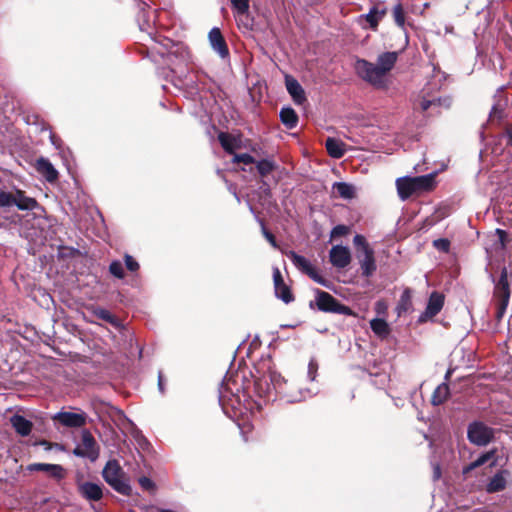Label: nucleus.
Here are the masks:
<instances>
[{"label": "nucleus", "instance_id": "nucleus-1", "mask_svg": "<svg viewBox=\"0 0 512 512\" xmlns=\"http://www.w3.org/2000/svg\"><path fill=\"white\" fill-rule=\"evenodd\" d=\"M398 58L397 52H385L378 56L377 62L371 63L364 59L355 62L357 75L376 89L388 87V73L394 67Z\"/></svg>", "mask_w": 512, "mask_h": 512}, {"label": "nucleus", "instance_id": "nucleus-2", "mask_svg": "<svg viewBox=\"0 0 512 512\" xmlns=\"http://www.w3.org/2000/svg\"><path fill=\"white\" fill-rule=\"evenodd\" d=\"M434 186V173L417 177H401L396 180L397 192L402 200H406L412 195L431 191Z\"/></svg>", "mask_w": 512, "mask_h": 512}, {"label": "nucleus", "instance_id": "nucleus-3", "mask_svg": "<svg viewBox=\"0 0 512 512\" xmlns=\"http://www.w3.org/2000/svg\"><path fill=\"white\" fill-rule=\"evenodd\" d=\"M356 247V258L359 262L362 275L370 277L377 269L374 250L363 235L357 234L353 239Z\"/></svg>", "mask_w": 512, "mask_h": 512}, {"label": "nucleus", "instance_id": "nucleus-4", "mask_svg": "<svg viewBox=\"0 0 512 512\" xmlns=\"http://www.w3.org/2000/svg\"><path fill=\"white\" fill-rule=\"evenodd\" d=\"M105 481L117 492L123 495H129L131 487L125 479L124 472L116 460L107 462L103 469Z\"/></svg>", "mask_w": 512, "mask_h": 512}, {"label": "nucleus", "instance_id": "nucleus-5", "mask_svg": "<svg viewBox=\"0 0 512 512\" xmlns=\"http://www.w3.org/2000/svg\"><path fill=\"white\" fill-rule=\"evenodd\" d=\"M17 206L19 210H34L38 206V202L25 195L21 190H15L14 192H0V208Z\"/></svg>", "mask_w": 512, "mask_h": 512}, {"label": "nucleus", "instance_id": "nucleus-6", "mask_svg": "<svg viewBox=\"0 0 512 512\" xmlns=\"http://www.w3.org/2000/svg\"><path fill=\"white\" fill-rule=\"evenodd\" d=\"M316 305L319 310L324 312L338 313L342 315H354L353 311L341 303H339L332 295L325 291L317 290Z\"/></svg>", "mask_w": 512, "mask_h": 512}, {"label": "nucleus", "instance_id": "nucleus-7", "mask_svg": "<svg viewBox=\"0 0 512 512\" xmlns=\"http://www.w3.org/2000/svg\"><path fill=\"white\" fill-rule=\"evenodd\" d=\"M287 257L292 261L294 266L302 273L308 275L313 281L323 286H327V281L317 272L311 262L305 257L298 255L294 251L286 252Z\"/></svg>", "mask_w": 512, "mask_h": 512}, {"label": "nucleus", "instance_id": "nucleus-8", "mask_svg": "<svg viewBox=\"0 0 512 512\" xmlns=\"http://www.w3.org/2000/svg\"><path fill=\"white\" fill-rule=\"evenodd\" d=\"M73 454L78 457L88 458L92 461L98 458V445L88 430L82 432L81 443L73 450Z\"/></svg>", "mask_w": 512, "mask_h": 512}, {"label": "nucleus", "instance_id": "nucleus-9", "mask_svg": "<svg viewBox=\"0 0 512 512\" xmlns=\"http://www.w3.org/2000/svg\"><path fill=\"white\" fill-rule=\"evenodd\" d=\"M493 429L481 422H474L468 427V439L478 446L487 445L493 438Z\"/></svg>", "mask_w": 512, "mask_h": 512}, {"label": "nucleus", "instance_id": "nucleus-10", "mask_svg": "<svg viewBox=\"0 0 512 512\" xmlns=\"http://www.w3.org/2000/svg\"><path fill=\"white\" fill-rule=\"evenodd\" d=\"M285 383L284 378L276 371H270L268 376H264L262 379L256 381V387L265 396L270 398L272 389L277 393H283L282 385Z\"/></svg>", "mask_w": 512, "mask_h": 512}, {"label": "nucleus", "instance_id": "nucleus-11", "mask_svg": "<svg viewBox=\"0 0 512 512\" xmlns=\"http://www.w3.org/2000/svg\"><path fill=\"white\" fill-rule=\"evenodd\" d=\"M329 260L338 269L346 268L351 262V252L346 246L335 245L329 252Z\"/></svg>", "mask_w": 512, "mask_h": 512}, {"label": "nucleus", "instance_id": "nucleus-12", "mask_svg": "<svg viewBox=\"0 0 512 512\" xmlns=\"http://www.w3.org/2000/svg\"><path fill=\"white\" fill-rule=\"evenodd\" d=\"M54 420H57L63 426L66 427H82L86 424V414L75 413V412H58L53 416Z\"/></svg>", "mask_w": 512, "mask_h": 512}, {"label": "nucleus", "instance_id": "nucleus-13", "mask_svg": "<svg viewBox=\"0 0 512 512\" xmlns=\"http://www.w3.org/2000/svg\"><path fill=\"white\" fill-rule=\"evenodd\" d=\"M386 9H379L378 7H372L367 14L360 15L358 23L364 28H371L376 30L379 22L385 16Z\"/></svg>", "mask_w": 512, "mask_h": 512}, {"label": "nucleus", "instance_id": "nucleus-14", "mask_svg": "<svg viewBox=\"0 0 512 512\" xmlns=\"http://www.w3.org/2000/svg\"><path fill=\"white\" fill-rule=\"evenodd\" d=\"M444 305V297L442 294L433 292L430 295L426 310L420 316V321H426L429 318L437 315Z\"/></svg>", "mask_w": 512, "mask_h": 512}, {"label": "nucleus", "instance_id": "nucleus-15", "mask_svg": "<svg viewBox=\"0 0 512 512\" xmlns=\"http://www.w3.org/2000/svg\"><path fill=\"white\" fill-rule=\"evenodd\" d=\"M27 469L31 472L42 471L48 474L50 477L60 480L65 476V469L58 464H47V463H33L30 464Z\"/></svg>", "mask_w": 512, "mask_h": 512}, {"label": "nucleus", "instance_id": "nucleus-16", "mask_svg": "<svg viewBox=\"0 0 512 512\" xmlns=\"http://www.w3.org/2000/svg\"><path fill=\"white\" fill-rule=\"evenodd\" d=\"M209 42L213 50L217 52L220 57L225 58L229 55L227 44L219 28L215 27L211 29L209 32Z\"/></svg>", "mask_w": 512, "mask_h": 512}, {"label": "nucleus", "instance_id": "nucleus-17", "mask_svg": "<svg viewBox=\"0 0 512 512\" xmlns=\"http://www.w3.org/2000/svg\"><path fill=\"white\" fill-rule=\"evenodd\" d=\"M273 280L276 296L285 303L291 302L293 300L292 293L289 287L284 283L282 275L278 268L274 269Z\"/></svg>", "mask_w": 512, "mask_h": 512}, {"label": "nucleus", "instance_id": "nucleus-18", "mask_svg": "<svg viewBox=\"0 0 512 512\" xmlns=\"http://www.w3.org/2000/svg\"><path fill=\"white\" fill-rule=\"evenodd\" d=\"M285 84L288 93L291 95L293 101L301 105L306 101L305 92L299 82L292 76L287 75L285 77Z\"/></svg>", "mask_w": 512, "mask_h": 512}, {"label": "nucleus", "instance_id": "nucleus-19", "mask_svg": "<svg viewBox=\"0 0 512 512\" xmlns=\"http://www.w3.org/2000/svg\"><path fill=\"white\" fill-rule=\"evenodd\" d=\"M35 168L48 182H54L58 178L57 170L46 158L41 157L37 159Z\"/></svg>", "mask_w": 512, "mask_h": 512}, {"label": "nucleus", "instance_id": "nucleus-20", "mask_svg": "<svg viewBox=\"0 0 512 512\" xmlns=\"http://www.w3.org/2000/svg\"><path fill=\"white\" fill-rule=\"evenodd\" d=\"M494 296L496 299H510L508 271L505 267L502 269L500 278L495 285Z\"/></svg>", "mask_w": 512, "mask_h": 512}, {"label": "nucleus", "instance_id": "nucleus-21", "mask_svg": "<svg viewBox=\"0 0 512 512\" xmlns=\"http://www.w3.org/2000/svg\"><path fill=\"white\" fill-rule=\"evenodd\" d=\"M218 140L223 149L229 154H234L235 150L240 148V139L232 134L221 132L218 135Z\"/></svg>", "mask_w": 512, "mask_h": 512}, {"label": "nucleus", "instance_id": "nucleus-22", "mask_svg": "<svg viewBox=\"0 0 512 512\" xmlns=\"http://www.w3.org/2000/svg\"><path fill=\"white\" fill-rule=\"evenodd\" d=\"M10 422L21 436H28L32 430V423L21 415L12 416Z\"/></svg>", "mask_w": 512, "mask_h": 512}, {"label": "nucleus", "instance_id": "nucleus-23", "mask_svg": "<svg viewBox=\"0 0 512 512\" xmlns=\"http://www.w3.org/2000/svg\"><path fill=\"white\" fill-rule=\"evenodd\" d=\"M80 490L81 493L89 500L98 501L102 498V489L95 483H83L80 486Z\"/></svg>", "mask_w": 512, "mask_h": 512}, {"label": "nucleus", "instance_id": "nucleus-24", "mask_svg": "<svg viewBox=\"0 0 512 512\" xmlns=\"http://www.w3.org/2000/svg\"><path fill=\"white\" fill-rule=\"evenodd\" d=\"M495 450H490L484 454H482L480 457H478L475 461L470 463L468 466H466L463 469V473L467 474L468 472L472 471L473 469L482 466L483 464L487 463L488 461L492 460L491 466L495 465L496 459H495Z\"/></svg>", "mask_w": 512, "mask_h": 512}, {"label": "nucleus", "instance_id": "nucleus-25", "mask_svg": "<svg viewBox=\"0 0 512 512\" xmlns=\"http://www.w3.org/2000/svg\"><path fill=\"white\" fill-rule=\"evenodd\" d=\"M507 471H501L497 473L487 484L486 490L489 493L502 491L506 487Z\"/></svg>", "mask_w": 512, "mask_h": 512}, {"label": "nucleus", "instance_id": "nucleus-26", "mask_svg": "<svg viewBox=\"0 0 512 512\" xmlns=\"http://www.w3.org/2000/svg\"><path fill=\"white\" fill-rule=\"evenodd\" d=\"M371 330L380 338H386L390 334L388 323L381 318H375L370 321Z\"/></svg>", "mask_w": 512, "mask_h": 512}, {"label": "nucleus", "instance_id": "nucleus-27", "mask_svg": "<svg viewBox=\"0 0 512 512\" xmlns=\"http://www.w3.org/2000/svg\"><path fill=\"white\" fill-rule=\"evenodd\" d=\"M325 146L328 154L333 158H341L344 155V144L339 140L328 138Z\"/></svg>", "mask_w": 512, "mask_h": 512}, {"label": "nucleus", "instance_id": "nucleus-28", "mask_svg": "<svg viewBox=\"0 0 512 512\" xmlns=\"http://www.w3.org/2000/svg\"><path fill=\"white\" fill-rule=\"evenodd\" d=\"M333 191L343 199H352L355 196L354 186L345 182L334 183Z\"/></svg>", "mask_w": 512, "mask_h": 512}, {"label": "nucleus", "instance_id": "nucleus-29", "mask_svg": "<svg viewBox=\"0 0 512 512\" xmlns=\"http://www.w3.org/2000/svg\"><path fill=\"white\" fill-rule=\"evenodd\" d=\"M280 118L282 123L289 129L294 128L298 122V116L292 108H282Z\"/></svg>", "mask_w": 512, "mask_h": 512}, {"label": "nucleus", "instance_id": "nucleus-30", "mask_svg": "<svg viewBox=\"0 0 512 512\" xmlns=\"http://www.w3.org/2000/svg\"><path fill=\"white\" fill-rule=\"evenodd\" d=\"M449 396V387L447 384H440L432 395V404L437 406L442 404Z\"/></svg>", "mask_w": 512, "mask_h": 512}, {"label": "nucleus", "instance_id": "nucleus-31", "mask_svg": "<svg viewBox=\"0 0 512 512\" xmlns=\"http://www.w3.org/2000/svg\"><path fill=\"white\" fill-rule=\"evenodd\" d=\"M93 313L99 319H102L110 324H113V325L118 324L117 319L108 310H106L104 308H96Z\"/></svg>", "mask_w": 512, "mask_h": 512}, {"label": "nucleus", "instance_id": "nucleus-32", "mask_svg": "<svg viewBox=\"0 0 512 512\" xmlns=\"http://www.w3.org/2000/svg\"><path fill=\"white\" fill-rule=\"evenodd\" d=\"M275 168V164L269 160H261L257 163V170L260 175L266 176Z\"/></svg>", "mask_w": 512, "mask_h": 512}, {"label": "nucleus", "instance_id": "nucleus-33", "mask_svg": "<svg viewBox=\"0 0 512 512\" xmlns=\"http://www.w3.org/2000/svg\"><path fill=\"white\" fill-rule=\"evenodd\" d=\"M393 17H394L396 24L399 27L403 28L405 25V13H404V10H403V7L401 4H397L393 8Z\"/></svg>", "mask_w": 512, "mask_h": 512}, {"label": "nucleus", "instance_id": "nucleus-34", "mask_svg": "<svg viewBox=\"0 0 512 512\" xmlns=\"http://www.w3.org/2000/svg\"><path fill=\"white\" fill-rule=\"evenodd\" d=\"M233 9L240 15H243L248 12L249 9V0H230Z\"/></svg>", "mask_w": 512, "mask_h": 512}, {"label": "nucleus", "instance_id": "nucleus-35", "mask_svg": "<svg viewBox=\"0 0 512 512\" xmlns=\"http://www.w3.org/2000/svg\"><path fill=\"white\" fill-rule=\"evenodd\" d=\"M109 271L117 278H123L124 269L120 261H113L109 266Z\"/></svg>", "mask_w": 512, "mask_h": 512}, {"label": "nucleus", "instance_id": "nucleus-36", "mask_svg": "<svg viewBox=\"0 0 512 512\" xmlns=\"http://www.w3.org/2000/svg\"><path fill=\"white\" fill-rule=\"evenodd\" d=\"M440 104H441V99H435V98H433V99H425L424 97H422L419 100V106L422 109V111H426L431 106H436V105H440Z\"/></svg>", "mask_w": 512, "mask_h": 512}, {"label": "nucleus", "instance_id": "nucleus-37", "mask_svg": "<svg viewBox=\"0 0 512 512\" xmlns=\"http://www.w3.org/2000/svg\"><path fill=\"white\" fill-rule=\"evenodd\" d=\"M509 299H496V317L501 319L506 311L508 306Z\"/></svg>", "mask_w": 512, "mask_h": 512}, {"label": "nucleus", "instance_id": "nucleus-38", "mask_svg": "<svg viewBox=\"0 0 512 512\" xmlns=\"http://www.w3.org/2000/svg\"><path fill=\"white\" fill-rule=\"evenodd\" d=\"M232 162L233 163H244L246 165H249V164L254 163L255 160L251 155L244 153V154H234Z\"/></svg>", "mask_w": 512, "mask_h": 512}, {"label": "nucleus", "instance_id": "nucleus-39", "mask_svg": "<svg viewBox=\"0 0 512 512\" xmlns=\"http://www.w3.org/2000/svg\"><path fill=\"white\" fill-rule=\"evenodd\" d=\"M348 233H349V228L347 226L337 225L332 229L331 237L332 238L341 237V236L347 235Z\"/></svg>", "mask_w": 512, "mask_h": 512}, {"label": "nucleus", "instance_id": "nucleus-40", "mask_svg": "<svg viewBox=\"0 0 512 512\" xmlns=\"http://www.w3.org/2000/svg\"><path fill=\"white\" fill-rule=\"evenodd\" d=\"M260 225L262 227V234L267 239V241L274 247L277 248V243L275 237L272 233H270L266 228L262 220H259Z\"/></svg>", "mask_w": 512, "mask_h": 512}, {"label": "nucleus", "instance_id": "nucleus-41", "mask_svg": "<svg viewBox=\"0 0 512 512\" xmlns=\"http://www.w3.org/2000/svg\"><path fill=\"white\" fill-rule=\"evenodd\" d=\"M139 484L143 489L148 490V491H153L155 488L154 482L151 479H149L148 477H141L139 479Z\"/></svg>", "mask_w": 512, "mask_h": 512}, {"label": "nucleus", "instance_id": "nucleus-42", "mask_svg": "<svg viewBox=\"0 0 512 512\" xmlns=\"http://www.w3.org/2000/svg\"><path fill=\"white\" fill-rule=\"evenodd\" d=\"M434 246L441 251L447 252L450 247V243L446 239H437L433 242Z\"/></svg>", "mask_w": 512, "mask_h": 512}, {"label": "nucleus", "instance_id": "nucleus-43", "mask_svg": "<svg viewBox=\"0 0 512 512\" xmlns=\"http://www.w3.org/2000/svg\"><path fill=\"white\" fill-rule=\"evenodd\" d=\"M388 306L384 300H379L375 303V311L378 315H385Z\"/></svg>", "mask_w": 512, "mask_h": 512}, {"label": "nucleus", "instance_id": "nucleus-44", "mask_svg": "<svg viewBox=\"0 0 512 512\" xmlns=\"http://www.w3.org/2000/svg\"><path fill=\"white\" fill-rule=\"evenodd\" d=\"M317 369L318 364L316 363V361L311 360L308 365V377L310 378V380H315Z\"/></svg>", "mask_w": 512, "mask_h": 512}, {"label": "nucleus", "instance_id": "nucleus-45", "mask_svg": "<svg viewBox=\"0 0 512 512\" xmlns=\"http://www.w3.org/2000/svg\"><path fill=\"white\" fill-rule=\"evenodd\" d=\"M125 263L130 271H136L139 268V264L130 255L125 256Z\"/></svg>", "mask_w": 512, "mask_h": 512}, {"label": "nucleus", "instance_id": "nucleus-46", "mask_svg": "<svg viewBox=\"0 0 512 512\" xmlns=\"http://www.w3.org/2000/svg\"><path fill=\"white\" fill-rule=\"evenodd\" d=\"M285 397L289 402H299L305 399V396L300 393L299 395H294L292 393H285Z\"/></svg>", "mask_w": 512, "mask_h": 512}, {"label": "nucleus", "instance_id": "nucleus-47", "mask_svg": "<svg viewBox=\"0 0 512 512\" xmlns=\"http://www.w3.org/2000/svg\"><path fill=\"white\" fill-rule=\"evenodd\" d=\"M409 301V293L408 291H405L401 297V303L400 305L398 306V309H399V313L401 312L402 309H405L404 305Z\"/></svg>", "mask_w": 512, "mask_h": 512}, {"label": "nucleus", "instance_id": "nucleus-48", "mask_svg": "<svg viewBox=\"0 0 512 512\" xmlns=\"http://www.w3.org/2000/svg\"><path fill=\"white\" fill-rule=\"evenodd\" d=\"M496 233L498 234L501 243L504 244V241H505V238H506V235H507L506 232L504 230L497 229Z\"/></svg>", "mask_w": 512, "mask_h": 512}, {"label": "nucleus", "instance_id": "nucleus-49", "mask_svg": "<svg viewBox=\"0 0 512 512\" xmlns=\"http://www.w3.org/2000/svg\"><path fill=\"white\" fill-rule=\"evenodd\" d=\"M440 476H441L440 467L438 465H436L434 467V479L437 480L440 478Z\"/></svg>", "mask_w": 512, "mask_h": 512}, {"label": "nucleus", "instance_id": "nucleus-50", "mask_svg": "<svg viewBox=\"0 0 512 512\" xmlns=\"http://www.w3.org/2000/svg\"><path fill=\"white\" fill-rule=\"evenodd\" d=\"M158 385H159V389L161 391H163V378H162L161 374H159V377H158Z\"/></svg>", "mask_w": 512, "mask_h": 512}, {"label": "nucleus", "instance_id": "nucleus-51", "mask_svg": "<svg viewBox=\"0 0 512 512\" xmlns=\"http://www.w3.org/2000/svg\"><path fill=\"white\" fill-rule=\"evenodd\" d=\"M508 142H509V144L512 146V132H511V131L509 132V139H508Z\"/></svg>", "mask_w": 512, "mask_h": 512}]
</instances>
